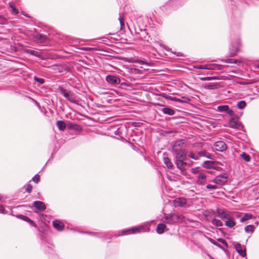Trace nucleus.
<instances>
[{
    "label": "nucleus",
    "mask_w": 259,
    "mask_h": 259,
    "mask_svg": "<svg viewBox=\"0 0 259 259\" xmlns=\"http://www.w3.org/2000/svg\"><path fill=\"white\" fill-rule=\"evenodd\" d=\"M149 231L150 228L149 227H146L144 226H140L128 229L123 230L121 231V234L120 235H126L131 234H136L141 232H149Z\"/></svg>",
    "instance_id": "f257e3e1"
},
{
    "label": "nucleus",
    "mask_w": 259,
    "mask_h": 259,
    "mask_svg": "<svg viewBox=\"0 0 259 259\" xmlns=\"http://www.w3.org/2000/svg\"><path fill=\"white\" fill-rule=\"evenodd\" d=\"M59 91L67 100L73 103H77V100L73 93L64 89L62 87L59 88Z\"/></svg>",
    "instance_id": "f03ea898"
},
{
    "label": "nucleus",
    "mask_w": 259,
    "mask_h": 259,
    "mask_svg": "<svg viewBox=\"0 0 259 259\" xmlns=\"http://www.w3.org/2000/svg\"><path fill=\"white\" fill-rule=\"evenodd\" d=\"M240 46V39L237 38L235 41H233L229 47V53L230 56H235L239 51Z\"/></svg>",
    "instance_id": "7ed1b4c3"
},
{
    "label": "nucleus",
    "mask_w": 259,
    "mask_h": 259,
    "mask_svg": "<svg viewBox=\"0 0 259 259\" xmlns=\"http://www.w3.org/2000/svg\"><path fill=\"white\" fill-rule=\"evenodd\" d=\"M185 160V159L175 160V163L177 168L181 170V174L183 175H186V169L187 167L190 166V164L184 161Z\"/></svg>",
    "instance_id": "20e7f679"
},
{
    "label": "nucleus",
    "mask_w": 259,
    "mask_h": 259,
    "mask_svg": "<svg viewBox=\"0 0 259 259\" xmlns=\"http://www.w3.org/2000/svg\"><path fill=\"white\" fill-rule=\"evenodd\" d=\"M185 141L184 140H178L174 142L172 144V153L177 152L180 151L185 150L183 148Z\"/></svg>",
    "instance_id": "39448f33"
},
{
    "label": "nucleus",
    "mask_w": 259,
    "mask_h": 259,
    "mask_svg": "<svg viewBox=\"0 0 259 259\" xmlns=\"http://www.w3.org/2000/svg\"><path fill=\"white\" fill-rule=\"evenodd\" d=\"M105 80L108 84L112 86H115L120 83V78L118 77L113 75H107L105 77Z\"/></svg>",
    "instance_id": "423d86ee"
},
{
    "label": "nucleus",
    "mask_w": 259,
    "mask_h": 259,
    "mask_svg": "<svg viewBox=\"0 0 259 259\" xmlns=\"http://www.w3.org/2000/svg\"><path fill=\"white\" fill-rule=\"evenodd\" d=\"M213 149L214 151L224 152L227 150V146L224 141H219L213 144Z\"/></svg>",
    "instance_id": "0eeeda50"
},
{
    "label": "nucleus",
    "mask_w": 259,
    "mask_h": 259,
    "mask_svg": "<svg viewBox=\"0 0 259 259\" xmlns=\"http://www.w3.org/2000/svg\"><path fill=\"white\" fill-rule=\"evenodd\" d=\"M228 177L226 174L219 175L217 176L212 180H210L209 182H213L217 184L224 185L228 181Z\"/></svg>",
    "instance_id": "6e6552de"
},
{
    "label": "nucleus",
    "mask_w": 259,
    "mask_h": 259,
    "mask_svg": "<svg viewBox=\"0 0 259 259\" xmlns=\"http://www.w3.org/2000/svg\"><path fill=\"white\" fill-rule=\"evenodd\" d=\"M187 203V199L184 197L176 198L173 201L174 205L175 207H185Z\"/></svg>",
    "instance_id": "1a4fd4ad"
},
{
    "label": "nucleus",
    "mask_w": 259,
    "mask_h": 259,
    "mask_svg": "<svg viewBox=\"0 0 259 259\" xmlns=\"http://www.w3.org/2000/svg\"><path fill=\"white\" fill-rule=\"evenodd\" d=\"M196 177V183L199 185H204L207 182H209L207 180V176L204 172L199 173Z\"/></svg>",
    "instance_id": "9d476101"
},
{
    "label": "nucleus",
    "mask_w": 259,
    "mask_h": 259,
    "mask_svg": "<svg viewBox=\"0 0 259 259\" xmlns=\"http://www.w3.org/2000/svg\"><path fill=\"white\" fill-rule=\"evenodd\" d=\"M229 126L233 128L241 130L243 126L239 122L237 118H232L229 121Z\"/></svg>",
    "instance_id": "9b49d317"
},
{
    "label": "nucleus",
    "mask_w": 259,
    "mask_h": 259,
    "mask_svg": "<svg viewBox=\"0 0 259 259\" xmlns=\"http://www.w3.org/2000/svg\"><path fill=\"white\" fill-rule=\"evenodd\" d=\"M235 248L236 251L238 253L239 255L242 256L243 257H246V248L245 247H243L241 244L237 243L235 245Z\"/></svg>",
    "instance_id": "f8f14e48"
},
{
    "label": "nucleus",
    "mask_w": 259,
    "mask_h": 259,
    "mask_svg": "<svg viewBox=\"0 0 259 259\" xmlns=\"http://www.w3.org/2000/svg\"><path fill=\"white\" fill-rule=\"evenodd\" d=\"M164 222L169 224H175L177 222L176 213H172L169 215H166L164 218Z\"/></svg>",
    "instance_id": "ddd939ff"
},
{
    "label": "nucleus",
    "mask_w": 259,
    "mask_h": 259,
    "mask_svg": "<svg viewBox=\"0 0 259 259\" xmlns=\"http://www.w3.org/2000/svg\"><path fill=\"white\" fill-rule=\"evenodd\" d=\"M175 160H182L186 159V151L184 150L177 152L174 153Z\"/></svg>",
    "instance_id": "4468645a"
},
{
    "label": "nucleus",
    "mask_w": 259,
    "mask_h": 259,
    "mask_svg": "<svg viewBox=\"0 0 259 259\" xmlns=\"http://www.w3.org/2000/svg\"><path fill=\"white\" fill-rule=\"evenodd\" d=\"M33 206L39 211H44L46 209L45 204L40 201H35L33 203Z\"/></svg>",
    "instance_id": "2eb2a0df"
},
{
    "label": "nucleus",
    "mask_w": 259,
    "mask_h": 259,
    "mask_svg": "<svg viewBox=\"0 0 259 259\" xmlns=\"http://www.w3.org/2000/svg\"><path fill=\"white\" fill-rule=\"evenodd\" d=\"M217 65L215 64L213 65H195L194 67L196 69H205V70H212L215 68V66Z\"/></svg>",
    "instance_id": "dca6fc26"
},
{
    "label": "nucleus",
    "mask_w": 259,
    "mask_h": 259,
    "mask_svg": "<svg viewBox=\"0 0 259 259\" xmlns=\"http://www.w3.org/2000/svg\"><path fill=\"white\" fill-rule=\"evenodd\" d=\"M217 213L218 217L223 220H227L230 217L229 213L227 211L220 209L217 210Z\"/></svg>",
    "instance_id": "f3484780"
},
{
    "label": "nucleus",
    "mask_w": 259,
    "mask_h": 259,
    "mask_svg": "<svg viewBox=\"0 0 259 259\" xmlns=\"http://www.w3.org/2000/svg\"><path fill=\"white\" fill-rule=\"evenodd\" d=\"M53 227L58 231H62L64 229V225L61 222L55 220L53 222Z\"/></svg>",
    "instance_id": "a211bd4d"
},
{
    "label": "nucleus",
    "mask_w": 259,
    "mask_h": 259,
    "mask_svg": "<svg viewBox=\"0 0 259 259\" xmlns=\"http://www.w3.org/2000/svg\"><path fill=\"white\" fill-rule=\"evenodd\" d=\"M25 52L30 55L34 56L38 58H41L42 57L40 52L36 51L31 49H26Z\"/></svg>",
    "instance_id": "6ab92c4d"
},
{
    "label": "nucleus",
    "mask_w": 259,
    "mask_h": 259,
    "mask_svg": "<svg viewBox=\"0 0 259 259\" xmlns=\"http://www.w3.org/2000/svg\"><path fill=\"white\" fill-rule=\"evenodd\" d=\"M199 158L200 157H205L208 159H213V156L210 154L207 153L206 150H202L198 152Z\"/></svg>",
    "instance_id": "aec40b11"
},
{
    "label": "nucleus",
    "mask_w": 259,
    "mask_h": 259,
    "mask_svg": "<svg viewBox=\"0 0 259 259\" xmlns=\"http://www.w3.org/2000/svg\"><path fill=\"white\" fill-rule=\"evenodd\" d=\"M18 218L26 221V222H27L28 223H29L32 226H34V227H35L36 226V224H35V223L32 221L31 220V219H30L29 218H28L27 217H26L25 215H18L17 216Z\"/></svg>",
    "instance_id": "412c9836"
},
{
    "label": "nucleus",
    "mask_w": 259,
    "mask_h": 259,
    "mask_svg": "<svg viewBox=\"0 0 259 259\" xmlns=\"http://www.w3.org/2000/svg\"><path fill=\"white\" fill-rule=\"evenodd\" d=\"M166 228L165 225L163 224H159L157 225L156 228V232L157 233L161 234H162Z\"/></svg>",
    "instance_id": "4be33fe9"
},
{
    "label": "nucleus",
    "mask_w": 259,
    "mask_h": 259,
    "mask_svg": "<svg viewBox=\"0 0 259 259\" xmlns=\"http://www.w3.org/2000/svg\"><path fill=\"white\" fill-rule=\"evenodd\" d=\"M161 110L164 114L173 115L175 114V111L171 108L165 107L162 109Z\"/></svg>",
    "instance_id": "5701e85b"
},
{
    "label": "nucleus",
    "mask_w": 259,
    "mask_h": 259,
    "mask_svg": "<svg viewBox=\"0 0 259 259\" xmlns=\"http://www.w3.org/2000/svg\"><path fill=\"white\" fill-rule=\"evenodd\" d=\"M163 161H164V163L166 165L167 168H168L169 169L173 168L174 165L168 157H164Z\"/></svg>",
    "instance_id": "b1692460"
},
{
    "label": "nucleus",
    "mask_w": 259,
    "mask_h": 259,
    "mask_svg": "<svg viewBox=\"0 0 259 259\" xmlns=\"http://www.w3.org/2000/svg\"><path fill=\"white\" fill-rule=\"evenodd\" d=\"M235 222L230 219V217L225 221V225L229 228H233L235 226Z\"/></svg>",
    "instance_id": "393cba45"
},
{
    "label": "nucleus",
    "mask_w": 259,
    "mask_h": 259,
    "mask_svg": "<svg viewBox=\"0 0 259 259\" xmlns=\"http://www.w3.org/2000/svg\"><path fill=\"white\" fill-rule=\"evenodd\" d=\"M56 125L59 130L62 131L65 130L66 128V124L63 121L59 120L57 122Z\"/></svg>",
    "instance_id": "a878e982"
},
{
    "label": "nucleus",
    "mask_w": 259,
    "mask_h": 259,
    "mask_svg": "<svg viewBox=\"0 0 259 259\" xmlns=\"http://www.w3.org/2000/svg\"><path fill=\"white\" fill-rule=\"evenodd\" d=\"M253 218V215L251 213H246L244 214L243 217L240 219V222L243 223L245 221L251 219Z\"/></svg>",
    "instance_id": "bb28decb"
},
{
    "label": "nucleus",
    "mask_w": 259,
    "mask_h": 259,
    "mask_svg": "<svg viewBox=\"0 0 259 259\" xmlns=\"http://www.w3.org/2000/svg\"><path fill=\"white\" fill-rule=\"evenodd\" d=\"M188 156L194 160H198L199 159L198 152L194 153L191 151L188 153Z\"/></svg>",
    "instance_id": "cd10ccee"
},
{
    "label": "nucleus",
    "mask_w": 259,
    "mask_h": 259,
    "mask_svg": "<svg viewBox=\"0 0 259 259\" xmlns=\"http://www.w3.org/2000/svg\"><path fill=\"white\" fill-rule=\"evenodd\" d=\"M254 229H255V227L253 225H247L245 227V231L246 232V233H248V232H251V233H253L254 231Z\"/></svg>",
    "instance_id": "c85d7f7f"
},
{
    "label": "nucleus",
    "mask_w": 259,
    "mask_h": 259,
    "mask_svg": "<svg viewBox=\"0 0 259 259\" xmlns=\"http://www.w3.org/2000/svg\"><path fill=\"white\" fill-rule=\"evenodd\" d=\"M240 157L246 162H249L250 161V156L245 152H243L240 155Z\"/></svg>",
    "instance_id": "c756f323"
},
{
    "label": "nucleus",
    "mask_w": 259,
    "mask_h": 259,
    "mask_svg": "<svg viewBox=\"0 0 259 259\" xmlns=\"http://www.w3.org/2000/svg\"><path fill=\"white\" fill-rule=\"evenodd\" d=\"M35 38L37 39L38 40H40L41 42L45 41L47 39L46 36L41 34H36Z\"/></svg>",
    "instance_id": "7c9ffc66"
},
{
    "label": "nucleus",
    "mask_w": 259,
    "mask_h": 259,
    "mask_svg": "<svg viewBox=\"0 0 259 259\" xmlns=\"http://www.w3.org/2000/svg\"><path fill=\"white\" fill-rule=\"evenodd\" d=\"M229 106L228 105L219 106L217 107V111L219 112H224L228 110Z\"/></svg>",
    "instance_id": "2f4dec72"
},
{
    "label": "nucleus",
    "mask_w": 259,
    "mask_h": 259,
    "mask_svg": "<svg viewBox=\"0 0 259 259\" xmlns=\"http://www.w3.org/2000/svg\"><path fill=\"white\" fill-rule=\"evenodd\" d=\"M212 222L213 225H214L218 227H221L223 225L222 222L221 220L217 219H214L212 220Z\"/></svg>",
    "instance_id": "473e14b6"
},
{
    "label": "nucleus",
    "mask_w": 259,
    "mask_h": 259,
    "mask_svg": "<svg viewBox=\"0 0 259 259\" xmlns=\"http://www.w3.org/2000/svg\"><path fill=\"white\" fill-rule=\"evenodd\" d=\"M246 105L244 101H241L237 103V106L240 109H243Z\"/></svg>",
    "instance_id": "72a5a7b5"
},
{
    "label": "nucleus",
    "mask_w": 259,
    "mask_h": 259,
    "mask_svg": "<svg viewBox=\"0 0 259 259\" xmlns=\"http://www.w3.org/2000/svg\"><path fill=\"white\" fill-rule=\"evenodd\" d=\"M208 240L211 243H212L213 244H214V245L219 247V248L222 249L223 247V246L219 243H218L217 241H215L214 239L211 238H208Z\"/></svg>",
    "instance_id": "f704fd0d"
},
{
    "label": "nucleus",
    "mask_w": 259,
    "mask_h": 259,
    "mask_svg": "<svg viewBox=\"0 0 259 259\" xmlns=\"http://www.w3.org/2000/svg\"><path fill=\"white\" fill-rule=\"evenodd\" d=\"M180 100L181 101V103H187L190 101V99L186 96L182 97L181 98H180Z\"/></svg>",
    "instance_id": "c9c22d12"
},
{
    "label": "nucleus",
    "mask_w": 259,
    "mask_h": 259,
    "mask_svg": "<svg viewBox=\"0 0 259 259\" xmlns=\"http://www.w3.org/2000/svg\"><path fill=\"white\" fill-rule=\"evenodd\" d=\"M218 78L215 76H212V77H202L201 79L203 81H209L211 80H215L217 79Z\"/></svg>",
    "instance_id": "e433bc0d"
},
{
    "label": "nucleus",
    "mask_w": 259,
    "mask_h": 259,
    "mask_svg": "<svg viewBox=\"0 0 259 259\" xmlns=\"http://www.w3.org/2000/svg\"><path fill=\"white\" fill-rule=\"evenodd\" d=\"M206 188L207 189H213L215 190L218 189V187L216 185H211V184H208L206 186Z\"/></svg>",
    "instance_id": "4c0bfd02"
},
{
    "label": "nucleus",
    "mask_w": 259,
    "mask_h": 259,
    "mask_svg": "<svg viewBox=\"0 0 259 259\" xmlns=\"http://www.w3.org/2000/svg\"><path fill=\"white\" fill-rule=\"evenodd\" d=\"M118 20L120 22L121 29H123V28L124 27V23L123 19L121 16V15L119 16Z\"/></svg>",
    "instance_id": "58836bf2"
},
{
    "label": "nucleus",
    "mask_w": 259,
    "mask_h": 259,
    "mask_svg": "<svg viewBox=\"0 0 259 259\" xmlns=\"http://www.w3.org/2000/svg\"><path fill=\"white\" fill-rule=\"evenodd\" d=\"M71 127L77 131H81L82 130L81 126L78 124L73 125Z\"/></svg>",
    "instance_id": "ea45409f"
},
{
    "label": "nucleus",
    "mask_w": 259,
    "mask_h": 259,
    "mask_svg": "<svg viewBox=\"0 0 259 259\" xmlns=\"http://www.w3.org/2000/svg\"><path fill=\"white\" fill-rule=\"evenodd\" d=\"M191 171L193 174H197V175H198L199 173L201 172L200 171H199V168L198 167L191 168Z\"/></svg>",
    "instance_id": "a19ab883"
},
{
    "label": "nucleus",
    "mask_w": 259,
    "mask_h": 259,
    "mask_svg": "<svg viewBox=\"0 0 259 259\" xmlns=\"http://www.w3.org/2000/svg\"><path fill=\"white\" fill-rule=\"evenodd\" d=\"M89 233L93 235H95L96 236H97L98 237H105V236H106L107 235L105 233H104V234L101 235V234H99V233H97V232H95V233L90 232Z\"/></svg>",
    "instance_id": "79ce46f5"
},
{
    "label": "nucleus",
    "mask_w": 259,
    "mask_h": 259,
    "mask_svg": "<svg viewBox=\"0 0 259 259\" xmlns=\"http://www.w3.org/2000/svg\"><path fill=\"white\" fill-rule=\"evenodd\" d=\"M34 79L40 84H43L45 83V80L43 78H38L35 76L34 77Z\"/></svg>",
    "instance_id": "37998d69"
},
{
    "label": "nucleus",
    "mask_w": 259,
    "mask_h": 259,
    "mask_svg": "<svg viewBox=\"0 0 259 259\" xmlns=\"http://www.w3.org/2000/svg\"><path fill=\"white\" fill-rule=\"evenodd\" d=\"M10 8L12 9V11L13 13H15V14H17L19 13V11L18 9L15 8L14 6H13L12 4L10 5Z\"/></svg>",
    "instance_id": "c03bdc74"
},
{
    "label": "nucleus",
    "mask_w": 259,
    "mask_h": 259,
    "mask_svg": "<svg viewBox=\"0 0 259 259\" xmlns=\"http://www.w3.org/2000/svg\"><path fill=\"white\" fill-rule=\"evenodd\" d=\"M176 218H177V222H178L179 220H183L185 217L183 214H176Z\"/></svg>",
    "instance_id": "a18cd8bd"
},
{
    "label": "nucleus",
    "mask_w": 259,
    "mask_h": 259,
    "mask_svg": "<svg viewBox=\"0 0 259 259\" xmlns=\"http://www.w3.org/2000/svg\"><path fill=\"white\" fill-rule=\"evenodd\" d=\"M169 99L171 101H176L179 103H181V102L180 98H178L175 97H170Z\"/></svg>",
    "instance_id": "49530a36"
},
{
    "label": "nucleus",
    "mask_w": 259,
    "mask_h": 259,
    "mask_svg": "<svg viewBox=\"0 0 259 259\" xmlns=\"http://www.w3.org/2000/svg\"><path fill=\"white\" fill-rule=\"evenodd\" d=\"M25 189L27 192L30 193L32 189V186L30 184H28L26 186Z\"/></svg>",
    "instance_id": "de8ad7c7"
},
{
    "label": "nucleus",
    "mask_w": 259,
    "mask_h": 259,
    "mask_svg": "<svg viewBox=\"0 0 259 259\" xmlns=\"http://www.w3.org/2000/svg\"><path fill=\"white\" fill-rule=\"evenodd\" d=\"M40 177L38 175H36L33 178L32 181L37 183L39 181Z\"/></svg>",
    "instance_id": "09e8293b"
},
{
    "label": "nucleus",
    "mask_w": 259,
    "mask_h": 259,
    "mask_svg": "<svg viewBox=\"0 0 259 259\" xmlns=\"http://www.w3.org/2000/svg\"><path fill=\"white\" fill-rule=\"evenodd\" d=\"M237 62V60H234L233 59H228L226 60V62L228 63H236Z\"/></svg>",
    "instance_id": "8fccbe9b"
},
{
    "label": "nucleus",
    "mask_w": 259,
    "mask_h": 259,
    "mask_svg": "<svg viewBox=\"0 0 259 259\" xmlns=\"http://www.w3.org/2000/svg\"><path fill=\"white\" fill-rule=\"evenodd\" d=\"M218 240L223 243V244L225 245L226 246H228V244L225 240L222 238H218Z\"/></svg>",
    "instance_id": "3c124183"
},
{
    "label": "nucleus",
    "mask_w": 259,
    "mask_h": 259,
    "mask_svg": "<svg viewBox=\"0 0 259 259\" xmlns=\"http://www.w3.org/2000/svg\"><path fill=\"white\" fill-rule=\"evenodd\" d=\"M6 22V20L3 16L0 15V24H4Z\"/></svg>",
    "instance_id": "603ef678"
},
{
    "label": "nucleus",
    "mask_w": 259,
    "mask_h": 259,
    "mask_svg": "<svg viewBox=\"0 0 259 259\" xmlns=\"http://www.w3.org/2000/svg\"><path fill=\"white\" fill-rule=\"evenodd\" d=\"M216 88L215 85L212 84V85H208L207 87H205V88L209 90H212Z\"/></svg>",
    "instance_id": "864d4df0"
},
{
    "label": "nucleus",
    "mask_w": 259,
    "mask_h": 259,
    "mask_svg": "<svg viewBox=\"0 0 259 259\" xmlns=\"http://www.w3.org/2000/svg\"><path fill=\"white\" fill-rule=\"evenodd\" d=\"M114 134L116 135L120 136L121 134V132L120 131V128H117L116 131L114 132Z\"/></svg>",
    "instance_id": "5fc2aeb1"
},
{
    "label": "nucleus",
    "mask_w": 259,
    "mask_h": 259,
    "mask_svg": "<svg viewBox=\"0 0 259 259\" xmlns=\"http://www.w3.org/2000/svg\"><path fill=\"white\" fill-rule=\"evenodd\" d=\"M133 62H137L140 63V64H144L145 63V61L142 60H139L138 59L135 60L133 61Z\"/></svg>",
    "instance_id": "6e6d98bb"
},
{
    "label": "nucleus",
    "mask_w": 259,
    "mask_h": 259,
    "mask_svg": "<svg viewBox=\"0 0 259 259\" xmlns=\"http://www.w3.org/2000/svg\"><path fill=\"white\" fill-rule=\"evenodd\" d=\"M5 210L4 208V206L0 204V213H5Z\"/></svg>",
    "instance_id": "4d7b16f0"
},
{
    "label": "nucleus",
    "mask_w": 259,
    "mask_h": 259,
    "mask_svg": "<svg viewBox=\"0 0 259 259\" xmlns=\"http://www.w3.org/2000/svg\"><path fill=\"white\" fill-rule=\"evenodd\" d=\"M82 50H84V51H91V50H95V49L93 48L84 47V48H82Z\"/></svg>",
    "instance_id": "13d9d810"
},
{
    "label": "nucleus",
    "mask_w": 259,
    "mask_h": 259,
    "mask_svg": "<svg viewBox=\"0 0 259 259\" xmlns=\"http://www.w3.org/2000/svg\"><path fill=\"white\" fill-rule=\"evenodd\" d=\"M227 112L230 115H233L234 114V111L229 108L228 109V110L227 111Z\"/></svg>",
    "instance_id": "bf43d9fd"
},
{
    "label": "nucleus",
    "mask_w": 259,
    "mask_h": 259,
    "mask_svg": "<svg viewBox=\"0 0 259 259\" xmlns=\"http://www.w3.org/2000/svg\"><path fill=\"white\" fill-rule=\"evenodd\" d=\"M175 54H176L178 56H182V54L181 53L178 52V53H175Z\"/></svg>",
    "instance_id": "052dcab7"
},
{
    "label": "nucleus",
    "mask_w": 259,
    "mask_h": 259,
    "mask_svg": "<svg viewBox=\"0 0 259 259\" xmlns=\"http://www.w3.org/2000/svg\"><path fill=\"white\" fill-rule=\"evenodd\" d=\"M110 66L111 67L113 68L114 69H117V68H116V67H114V66H112V65H110Z\"/></svg>",
    "instance_id": "680f3d73"
},
{
    "label": "nucleus",
    "mask_w": 259,
    "mask_h": 259,
    "mask_svg": "<svg viewBox=\"0 0 259 259\" xmlns=\"http://www.w3.org/2000/svg\"><path fill=\"white\" fill-rule=\"evenodd\" d=\"M109 72H115V71H114V70H110V71H109Z\"/></svg>",
    "instance_id": "e2e57ef3"
},
{
    "label": "nucleus",
    "mask_w": 259,
    "mask_h": 259,
    "mask_svg": "<svg viewBox=\"0 0 259 259\" xmlns=\"http://www.w3.org/2000/svg\"><path fill=\"white\" fill-rule=\"evenodd\" d=\"M2 199V197L0 196V200H1Z\"/></svg>",
    "instance_id": "0e129e2a"
},
{
    "label": "nucleus",
    "mask_w": 259,
    "mask_h": 259,
    "mask_svg": "<svg viewBox=\"0 0 259 259\" xmlns=\"http://www.w3.org/2000/svg\"><path fill=\"white\" fill-rule=\"evenodd\" d=\"M258 92H259V87H258Z\"/></svg>",
    "instance_id": "69168bd1"
}]
</instances>
